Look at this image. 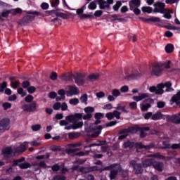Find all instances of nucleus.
Returning <instances> with one entry per match:
<instances>
[{
	"label": "nucleus",
	"mask_w": 180,
	"mask_h": 180,
	"mask_svg": "<svg viewBox=\"0 0 180 180\" xmlns=\"http://www.w3.org/2000/svg\"><path fill=\"white\" fill-rule=\"evenodd\" d=\"M78 119H82V114L76 113L74 115H68L66 117V120L68 121L69 123H74L72 128L75 129H79V127L84 126V122H75Z\"/></svg>",
	"instance_id": "f257e3e1"
},
{
	"label": "nucleus",
	"mask_w": 180,
	"mask_h": 180,
	"mask_svg": "<svg viewBox=\"0 0 180 180\" xmlns=\"http://www.w3.org/2000/svg\"><path fill=\"white\" fill-rule=\"evenodd\" d=\"M162 71H164V64L158 63L153 67L152 70L150 71V74L151 75L160 77V75L162 74Z\"/></svg>",
	"instance_id": "f03ea898"
},
{
	"label": "nucleus",
	"mask_w": 180,
	"mask_h": 180,
	"mask_svg": "<svg viewBox=\"0 0 180 180\" xmlns=\"http://www.w3.org/2000/svg\"><path fill=\"white\" fill-rule=\"evenodd\" d=\"M9 13H11V15H13V16L18 15V13L20 14L22 13V8H17L11 9V10H4L1 13V17L8 18L9 16Z\"/></svg>",
	"instance_id": "7ed1b4c3"
},
{
	"label": "nucleus",
	"mask_w": 180,
	"mask_h": 180,
	"mask_svg": "<svg viewBox=\"0 0 180 180\" xmlns=\"http://www.w3.org/2000/svg\"><path fill=\"white\" fill-rule=\"evenodd\" d=\"M153 12L155 13H164V11H165V4L162 2H156L153 4Z\"/></svg>",
	"instance_id": "20e7f679"
},
{
	"label": "nucleus",
	"mask_w": 180,
	"mask_h": 180,
	"mask_svg": "<svg viewBox=\"0 0 180 180\" xmlns=\"http://www.w3.org/2000/svg\"><path fill=\"white\" fill-rule=\"evenodd\" d=\"M84 110L86 115H82V118L84 120H90V119H92V113L95 112V108L94 107H86L84 108Z\"/></svg>",
	"instance_id": "39448f33"
},
{
	"label": "nucleus",
	"mask_w": 180,
	"mask_h": 180,
	"mask_svg": "<svg viewBox=\"0 0 180 180\" xmlns=\"http://www.w3.org/2000/svg\"><path fill=\"white\" fill-rule=\"evenodd\" d=\"M79 90L75 86H68L66 87V95L67 96H72V95H78Z\"/></svg>",
	"instance_id": "423d86ee"
},
{
	"label": "nucleus",
	"mask_w": 180,
	"mask_h": 180,
	"mask_svg": "<svg viewBox=\"0 0 180 180\" xmlns=\"http://www.w3.org/2000/svg\"><path fill=\"white\" fill-rule=\"evenodd\" d=\"M9 119L6 118L0 121V132L4 133L6 130H9Z\"/></svg>",
	"instance_id": "0eeeda50"
},
{
	"label": "nucleus",
	"mask_w": 180,
	"mask_h": 180,
	"mask_svg": "<svg viewBox=\"0 0 180 180\" xmlns=\"http://www.w3.org/2000/svg\"><path fill=\"white\" fill-rule=\"evenodd\" d=\"M148 98H150V94L141 93V94H139L138 96H133L132 99L136 102H140L141 101H143V99H147Z\"/></svg>",
	"instance_id": "6e6552de"
},
{
	"label": "nucleus",
	"mask_w": 180,
	"mask_h": 180,
	"mask_svg": "<svg viewBox=\"0 0 180 180\" xmlns=\"http://www.w3.org/2000/svg\"><path fill=\"white\" fill-rule=\"evenodd\" d=\"M122 171V167H120V165H117L114 167V169L110 172V179H115V177L116 175H117V173L120 172Z\"/></svg>",
	"instance_id": "1a4fd4ad"
},
{
	"label": "nucleus",
	"mask_w": 180,
	"mask_h": 180,
	"mask_svg": "<svg viewBox=\"0 0 180 180\" xmlns=\"http://www.w3.org/2000/svg\"><path fill=\"white\" fill-rule=\"evenodd\" d=\"M141 4V2L140 1V0H131V1H129L130 9L139 8Z\"/></svg>",
	"instance_id": "9d476101"
},
{
	"label": "nucleus",
	"mask_w": 180,
	"mask_h": 180,
	"mask_svg": "<svg viewBox=\"0 0 180 180\" xmlns=\"http://www.w3.org/2000/svg\"><path fill=\"white\" fill-rule=\"evenodd\" d=\"M98 79H99V74L98 73H93L87 77V81L90 82H94V81H98Z\"/></svg>",
	"instance_id": "9b49d317"
},
{
	"label": "nucleus",
	"mask_w": 180,
	"mask_h": 180,
	"mask_svg": "<svg viewBox=\"0 0 180 180\" xmlns=\"http://www.w3.org/2000/svg\"><path fill=\"white\" fill-rule=\"evenodd\" d=\"M164 88H166V92H172L174 91V88H172V83L171 82H166L163 84Z\"/></svg>",
	"instance_id": "f8f14e48"
},
{
	"label": "nucleus",
	"mask_w": 180,
	"mask_h": 180,
	"mask_svg": "<svg viewBox=\"0 0 180 180\" xmlns=\"http://www.w3.org/2000/svg\"><path fill=\"white\" fill-rule=\"evenodd\" d=\"M153 165L158 171H162L164 169V164L161 162H153Z\"/></svg>",
	"instance_id": "ddd939ff"
},
{
	"label": "nucleus",
	"mask_w": 180,
	"mask_h": 180,
	"mask_svg": "<svg viewBox=\"0 0 180 180\" xmlns=\"http://www.w3.org/2000/svg\"><path fill=\"white\" fill-rule=\"evenodd\" d=\"M76 13L80 19H86V18L89 16L86 15V14H84V11L81 8H78Z\"/></svg>",
	"instance_id": "4468645a"
},
{
	"label": "nucleus",
	"mask_w": 180,
	"mask_h": 180,
	"mask_svg": "<svg viewBox=\"0 0 180 180\" xmlns=\"http://www.w3.org/2000/svg\"><path fill=\"white\" fill-rule=\"evenodd\" d=\"M155 94L158 95H162V94H164V84H160L158 85Z\"/></svg>",
	"instance_id": "2eb2a0df"
},
{
	"label": "nucleus",
	"mask_w": 180,
	"mask_h": 180,
	"mask_svg": "<svg viewBox=\"0 0 180 180\" xmlns=\"http://www.w3.org/2000/svg\"><path fill=\"white\" fill-rule=\"evenodd\" d=\"M136 148H145L146 150H150V148H153V144L148 145V146H144L141 143H138L136 144Z\"/></svg>",
	"instance_id": "dca6fc26"
},
{
	"label": "nucleus",
	"mask_w": 180,
	"mask_h": 180,
	"mask_svg": "<svg viewBox=\"0 0 180 180\" xmlns=\"http://www.w3.org/2000/svg\"><path fill=\"white\" fill-rule=\"evenodd\" d=\"M26 150V143L20 145V148H17L14 151V154H17V153H23V151Z\"/></svg>",
	"instance_id": "f3484780"
},
{
	"label": "nucleus",
	"mask_w": 180,
	"mask_h": 180,
	"mask_svg": "<svg viewBox=\"0 0 180 180\" xmlns=\"http://www.w3.org/2000/svg\"><path fill=\"white\" fill-rule=\"evenodd\" d=\"M53 13H56V16H58L59 18H63V19H67L68 16H70V13H68L67 14H64L63 13H57L56 11L53 10L51 11Z\"/></svg>",
	"instance_id": "a211bd4d"
},
{
	"label": "nucleus",
	"mask_w": 180,
	"mask_h": 180,
	"mask_svg": "<svg viewBox=\"0 0 180 180\" xmlns=\"http://www.w3.org/2000/svg\"><path fill=\"white\" fill-rule=\"evenodd\" d=\"M99 4V8L100 9H105V8H109V4L103 0H98V1Z\"/></svg>",
	"instance_id": "6ab92c4d"
},
{
	"label": "nucleus",
	"mask_w": 180,
	"mask_h": 180,
	"mask_svg": "<svg viewBox=\"0 0 180 180\" xmlns=\"http://www.w3.org/2000/svg\"><path fill=\"white\" fill-rule=\"evenodd\" d=\"M162 14H164V18H165V19H171V13H173L172 10H167L165 8L164 10V13H162Z\"/></svg>",
	"instance_id": "aec40b11"
},
{
	"label": "nucleus",
	"mask_w": 180,
	"mask_h": 180,
	"mask_svg": "<svg viewBox=\"0 0 180 180\" xmlns=\"http://www.w3.org/2000/svg\"><path fill=\"white\" fill-rule=\"evenodd\" d=\"M134 169L135 171V174H141V172H143V169L141 168V165L138 164V165H135L134 166Z\"/></svg>",
	"instance_id": "412c9836"
},
{
	"label": "nucleus",
	"mask_w": 180,
	"mask_h": 180,
	"mask_svg": "<svg viewBox=\"0 0 180 180\" xmlns=\"http://www.w3.org/2000/svg\"><path fill=\"white\" fill-rule=\"evenodd\" d=\"M151 119L152 120H160V119H162V114L161 112H156L154 115L152 114Z\"/></svg>",
	"instance_id": "4be33fe9"
},
{
	"label": "nucleus",
	"mask_w": 180,
	"mask_h": 180,
	"mask_svg": "<svg viewBox=\"0 0 180 180\" xmlns=\"http://www.w3.org/2000/svg\"><path fill=\"white\" fill-rule=\"evenodd\" d=\"M165 51L166 53H172L174 51V45L171 44H168L166 46H165Z\"/></svg>",
	"instance_id": "5701e85b"
},
{
	"label": "nucleus",
	"mask_w": 180,
	"mask_h": 180,
	"mask_svg": "<svg viewBox=\"0 0 180 180\" xmlns=\"http://www.w3.org/2000/svg\"><path fill=\"white\" fill-rule=\"evenodd\" d=\"M123 147L124 148H133L134 147V143L130 141L125 142L123 144Z\"/></svg>",
	"instance_id": "b1692460"
},
{
	"label": "nucleus",
	"mask_w": 180,
	"mask_h": 180,
	"mask_svg": "<svg viewBox=\"0 0 180 180\" xmlns=\"http://www.w3.org/2000/svg\"><path fill=\"white\" fill-rule=\"evenodd\" d=\"M149 108H151V104L147 103V104H141V109L143 110V112H146L148 110Z\"/></svg>",
	"instance_id": "393cba45"
},
{
	"label": "nucleus",
	"mask_w": 180,
	"mask_h": 180,
	"mask_svg": "<svg viewBox=\"0 0 180 180\" xmlns=\"http://www.w3.org/2000/svg\"><path fill=\"white\" fill-rule=\"evenodd\" d=\"M75 83L79 86H82L84 84V79L81 77H77L75 78Z\"/></svg>",
	"instance_id": "a878e982"
},
{
	"label": "nucleus",
	"mask_w": 180,
	"mask_h": 180,
	"mask_svg": "<svg viewBox=\"0 0 180 180\" xmlns=\"http://www.w3.org/2000/svg\"><path fill=\"white\" fill-rule=\"evenodd\" d=\"M154 164V162H153V160H146L143 162V165L145 167H150V165H153Z\"/></svg>",
	"instance_id": "bb28decb"
},
{
	"label": "nucleus",
	"mask_w": 180,
	"mask_h": 180,
	"mask_svg": "<svg viewBox=\"0 0 180 180\" xmlns=\"http://www.w3.org/2000/svg\"><path fill=\"white\" fill-rule=\"evenodd\" d=\"M112 96L115 98H117V96H120V90L117 89H114L112 90Z\"/></svg>",
	"instance_id": "cd10ccee"
},
{
	"label": "nucleus",
	"mask_w": 180,
	"mask_h": 180,
	"mask_svg": "<svg viewBox=\"0 0 180 180\" xmlns=\"http://www.w3.org/2000/svg\"><path fill=\"white\" fill-rule=\"evenodd\" d=\"M19 166V167L21 169H26L27 168L30 167V164L28 162H25V163H20V165H18Z\"/></svg>",
	"instance_id": "c85d7f7f"
},
{
	"label": "nucleus",
	"mask_w": 180,
	"mask_h": 180,
	"mask_svg": "<svg viewBox=\"0 0 180 180\" xmlns=\"http://www.w3.org/2000/svg\"><path fill=\"white\" fill-rule=\"evenodd\" d=\"M80 101L82 103H84L85 105H88V95L84 94L83 96H81Z\"/></svg>",
	"instance_id": "c756f323"
},
{
	"label": "nucleus",
	"mask_w": 180,
	"mask_h": 180,
	"mask_svg": "<svg viewBox=\"0 0 180 180\" xmlns=\"http://www.w3.org/2000/svg\"><path fill=\"white\" fill-rule=\"evenodd\" d=\"M72 169L76 171H80V172H88V171H86V169H85L84 167H81L79 166H75L72 167Z\"/></svg>",
	"instance_id": "7c9ffc66"
},
{
	"label": "nucleus",
	"mask_w": 180,
	"mask_h": 180,
	"mask_svg": "<svg viewBox=\"0 0 180 180\" xmlns=\"http://www.w3.org/2000/svg\"><path fill=\"white\" fill-rule=\"evenodd\" d=\"M172 102H178V101H180V91H179L176 95H174L172 99Z\"/></svg>",
	"instance_id": "2f4dec72"
},
{
	"label": "nucleus",
	"mask_w": 180,
	"mask_h": 180,
	"mask_svg": "<svg viewBox=\"0 0 180 180\" xmlns=\"http://www.w3.org/2000/svg\"><path fill=\"white\" fill-rule=\"evenodd\" d=\"M96 7L97 6L95 1H91L88 6L89 9H90L91 11H95V9H96Z\"/></svg>",
	"instance_id": "473e14b6"
},
{
	"label": "nucleus",
	"mask_w": 180,
	"mask_h": 180,
	"mask_svg": "<svg viewBox=\"0 0 180 180\" xmlns=\"http://www.w3.org/2000/svg\"><path fill=\"white\" fill-rule=\"evenodd\" d=\"M4 155H10V154H12V148H6L3 150Z\"/></svg>",
	"instance_id": "72a5a7b5"
},
{
	"label": "nucleus",
	"mask_w": 180,
	"mask_h": 180,
	"mask_svg": "<svg viewBox=\"0 0 180 180\" xmlns=\"http://www.w3.org/2000/svg\"><path fill=\"white\" fill-rule=\"evenodd\" d=\"M142 11L144 13H151V12H153V9L151 8V7H148V6H145V7H142Z\"/></svg>",
	"instance_id": "f704fd0d"
},
{
	"label": "nucleus",
	"mask_w": 180,
	"mask_h": 180,
	"mask_svg": "<svg viewBox=\"0 0 180 180\" xmlns=\"http://www.w3.org/2000/svg\"><path fill=\"white\" fill-rule=\"evenodd\" d=\"M31 129H32V131H39V130H40V129H41V125H40V124L32 125L31 127Z\"/></svg>",
	"instance_id": "c9c22d12"
},
{
	"label": "nucleus",
	"mask_w": 180,
	"mask_h": 180,
	"mask_svg": "<svg viewBox=\"0 0 180 180\" xmlns=\"http://www.w3.org/2000/svg\"><path fill=\"white\" fill-rule=\"evenodd\" d=\"M22 109L24 110V112H32V108H30V105L27 104L23 105Z\"/></svg>",
	"instance_id": "e433bc0d"
},
{
	"label": "nucleus",
	"mask_w": 180,
	"mask_h": 180,
	"mask_svg": "<svg viewBox=\"0 0 180 180\" xmlns=\"http://www.w3.org/2000/svg\"><path fill=\"white\" fill-rule=\"evenodd\" d=\"M34 20V15H28L24 17V20H25V22H32V20Z\"/></svg>",
	"instance_id": "4c0bfd02"
},
{
	"label": "nucleus",
	"mask_w": 180,
	"mask_h": 180,
	"mask_svg": "<svg viewBox=\"0 0 180 180\" xmlns=\"http://www.w3.org/2000/svg\"><path fill=\"white\" fill-rule=\"evenodd\" d=\"M70 105H78L79 103V100L78 98H72L69 101Z\"/></svg>",
	"instance_id": "58836bf2"
},
{
	"label": "nucleus",
	"mask_w": 180,
	"mask_h": 180,
	"mask_svg": "<svg viewBox=\"0 0 180 180\" xmlns=\"http://www.w3.org/2000/svg\"><path fill=\"white\" fill-rule=\"evenodd\" d=\"M20 84V82L16 81L15 82H11V88H13V89H16L18 86H19V84Z\"/></svg>",
	"instance_id": "ea45409f"
},
{
	"label": "nucleus",
	"mask_w": 180,
	"mask_h": 180,
	"mask_svg": "<svg viewBox=\"0 0 180 180\" xmlns=\"http://www.w3.org/2000/svg\"><path fill=\"white\" fill-rule=\"evenodd\" d=\"M101 131H102V127L98 126L97 127V131L94 134H93V137H98V136L101 134Z\"/></svg>",
	"instance_id": "a19ab883"
},
{
	"label": "nucleus",
	"mask_w": 180,
	"mask_h": 180,
	"mask_svg": "<svg viewBox=\"0 0 180 180\" xmlns=\"http://www.w3.org/2000/svg\"><path fill=\"white\" fill-rule=\"evenodd\" d=\"M122 6V2L117 1L115 5L113 6L114 11H119V8Z\"/></svg>",
	"instance_id": "79ce46f5"
},
{
	"label": "nucleus",
	"mask_w": 180,
	"mask_h": 180,
	"mask_svg": "<svg viewBox=\"0 0 180 180\" xmlns=\"http://www.w3.org/2000/svg\"><path fill=\"white\" fill-rule=\"evenodd\" d=\"M22 161H25V158H22L20 160H14L13 165V166L19 165L20 164V162H22Z\"/></svg>",
	"instance_id": "37998d69"
},
{
	"label": "nucleus",
	"mask_w": 180,
	"mask_h": 180,
	"mask_svg": "<svg viewBox=\"0 0 180 180\" xmlns=\"http://www.w3.org/2000/svg\"><path fill=\"white\" fill-rule=\"evenodd\" d=\"M103 109L105 110H110V109H113V105H112V103H108L105 105L103 107Z\"/></svg>",
	"instance_id": "c03bdc74"
},
{
	"label": "nucleus",
	"mask_w": 180,
	"mask_h": 180,
	"mask_svg": "<svg viewBox=\"0 0 180 180\" xmlns=\"http://www.w3.org/2000/svg\"><path fill=\"white\" fill-rule=\"evenodd\" d=\"M18 94L19 95H21L22 98H23L24 96H26V92H25V91H23V89H22V88H19V89H18Z\"/></svg>",
	"instance_id": "a18cd8bd"
},
{
	"label": "nucleus",
	"mask_w": 180,
	"mask_h": 180,
	"mask_svg": "<svg viewBox=\"0 0 180 180\" xmlns=\"http://www.w3.org/2000/svg\"><path fill=\"white\" fill-rule=\"evenodd\" d=\"M103 13V11H101V10H98V11H96L95 13H94V16L96 18H101V16H102V14Z\"/></svg>",
	"instance_id": "49530a36"
},
{
	"label": "nucleus",
	"mask_w": 180,
	"mask_h": 180,
	"mask_svg": "<svg viewBox=\"0 0 180 180\" xmlns=\"http://www.w3.org/2000/svg\"><path fill=\"white\" fill-rule=\"evenodd\" d=\"M27 91L29 94H34V92H36V87L33 86L27 87Z\"/></svg>",
	"instance_id": "de8ad7c7"
},
{
	"label": "nucleus",
	"mask_w": 180,
	"mask_h": 180,
	"mask_svg": "<svg viewBox=\"0 0 180 180\" xmlns=\"http://www.w3.org/2000/svg\"><path fill=\"white\" fill-rule=\"evenodd\" d=\"M33 99H34V98L33 97V96L32 95H27L25 98V102H28V103H30L33 101Z\"/></svg>",
	"instance_id": "09e8293b"
},
{
	"label": "nucleus",
	"mask_w": 180,
	"mask_h": 180,
	"mask_svg": "<svg viewBox=\"0 0 180 180\" xmlns=\"http://www.w3.org/2000/svg\"><path fill=\"white\" fill-rule=\"evenodd\" d=\"M105 117H107V119H108V120H112V119H114L115 116H114L113 112H108L105 115Z\"/></svg>",
	"instance_id": "8fccbe9b"
},
{
	"label": "nucleus",
	"mask_w": 180,
	"mask_h": 180,
	"mask_svg": "<svg viewBox=\"0 0 180 180\" xmlns=\"http://www.w3.org/2000/svg\"><path fill=\"white\" fill-rule=\"evenodd\" d=\"M60 108L63 111L68 110V105H67V103H63L60 104Z\"/></svg>",
	"instance_id": "3c124183"
},
{
	"label": "nucleus",
	"mask_w": 180,
	"mask_h": 180,
	"mask_svg": "<svg viewBox=\"0 0 180 180\" xmlns=\"http://www.w3.org/2000/svg\"><path fill=\"white\" fill-rule=\"evenodd\" d=\"M170 148L172 150H178V148L180 150V143H174L170 146Z\"/></svg>",
	"instance_id": "603ef678"
},
{
	"label": "nucleus",
	"mask_w": 180,
	"mask_h": 180,
	"mask_svg": "<svg viewBox=\"0 0 180 180\" xmlns=\"http://www.w3.org/2000/svg\"><path fill=\"white\" fill-rule=\"evenodd\" d=\"M112 112L114 115V117H116V119H120V115H122V113H120V112H119L117 110H114Z\"/></svg>",
	"instance_id": "864d4df0"
},
{
	"label": "nucleus",
	"mask_w": 180,
	"mask_h": 180,
	"mask_svg": "<svg viewBox=\"0 0 180 180\" xmlns=\"http://www.w3.org/2000/svg\"><path fill=\"white\" fill-rule=\"evenodd\" d=\"M129 106H130L131 109L136 110V109H137V103H136L134 101L131 102L129 103Z\"/></svg>",
	"instance_id": "5fc2aeb1"
},
{
	"label": "nucleus",
	"mask_w": 180,
	"mask_h": 180,
	"mask_svg": "<svg viewBox=\"0 0 180 180\" xmlns=\"http://www.w3.org/2000/svg\"><path fill=\"white\" fill-rule=\"evenodd\" d=\"M61 108V103H56L53 105V109L55 110H60V108Z\"/></svg>",
	"instance_id": "6e6d98bb"
},
{
	"label": "nucleus",
	"mask_w": 180,
	"mask_h": 180,
	"mask_svg": "<svg viewBox=\"0 0 180 180\" xmlns=\"http://www.w3.org/2000/svg\"><path fill=\"white\" fill-rule=\"evenodd\" d=\"M3 107L5 110L11 109V108H12V104L11 103H4Z\"/></svg>",
	"instance_id": "4d7b16f0"
},
{
	"label": "nucleus",
	"mask_w": 180,
	"mask_h": 180,
	"mask_svg": "<svg viewBox=\"0 0 180 180\" xmlns=\"http://www.w3.org/2000/svg\"><path fill=\"white\" fill-rule=\"evenodd\" d=\"M50 78L52 81H56L57 79V72H53L51 73Z\"/></svg>",
	"instance_id": "13d9d810"
},
{
	"label": "nucleus",
	"mask_w": 180,
	"mask_h": 180,
	"mask_svg": "<svg viewBox=\"0 0 180 180\" xmlns=\"http://www.w3.org/2000/svg\"><path fill=\"white\" fill-rule=\"evenodd\" d=\"M16 99H18L16 94H13L12 96L8 97V101H10V102H15Z\"/></svg>",
	"instance_id": "bf43d9fd"
},
{
	"label": "nucleus",
	"mask_w": 180,
	"mask_h": 180,
	"mask_svg": "<svg viewBox=\"0 0 180 180\" xmlns=\"http://www.w3.org/2000/svg\"><path fill=\"white\" fill-rule=\"evenodd\" d=\"M77 133H70L68 134V137L70 140H72L74 139H77Z\"/></svg>",
	"instance_id": "052dcab7"
},
{
	"label": "nucleus",
	"mask_w": 180,
	"mask_h": 180,
	"mask_svg": "<svg viewBox=\"0 0 180 180\" xmlns=\"http://www.w3.org/2000/svg\"><path fill=\"white\" fill-rule=\"evenodd\" d=\"M41 9H44V11L49 9V4L47 3H42L41 4Z\"/></svg>",
	"instance_id": "680f3d73"
},
{
	"label": "nucleus",
	"mask_w": 180,
	"mask_h": 180,
	"mask_svg": "<svg viewBox=\"0 0 180 180\" xmlns=\"http://www.w3.org/2000/svg\"><path fill=\"white\" fill-rule=\"evenodd\" d=\"M150 117H153V112H148L144 115L145 119L148 120Z\"/></svg>",
	"instance_id": "e2e57ef3"
},
{
	"label": "nucleus",
	"mask_w": 180,
	"mask_h": 180,
	"mask_svg": "<svg viewBox=\"0 0 180 180\" xmlns=\"http://www.w3.org/2000/svg\"><path fill=\"white\" fill-rule=\"evenodd\" d=\"M40 144H41V142L39 141H33L31 142V146H34L35 147L40 146Z\"/></svg>",
	"instance_id": "0e129e2a"
},
{
	"label": "nucleus",
	"mask_w": 180,
	"mask_h": 180,
	"mask_svg": "<svg viewBox=\"0 0 180 180\" xmlns=\"http://www.w3.org/2000/svg\"><path fill=\"white\" fill-rule=\"evenodd\" d=\"M70 122H68V121H67V119L65 118V120H61L60 122V126H67V124H68Z\"/></svg>",
	"instance_id": "69168bd1"
},
{
	"label": "nucleus",
	"mask_w": 180,
	"mask_h": 180,
	"mask_svg": "<svg viewBox=\"0 0 180 180\" xmlns=\"http://www.w3.org/2000/svg\"><path fill=\"white\" fill-rule=\"evenodd\" d=\"M121 92H129V86H123L120 89Z\"/></svg>",
	"instance_id": "338daca9"
},
{
	"label": "nucleus",
	"mask_w": 180,
	"mask_h": 180,
	"mask_svg": "<svg viewBox=\"0 0 180 180\" xmlns=\"http://www.w3.org/2000/svg\"><path fill=\"white\" fill-rule=\"evenodd\" d=\"M150 19V22H160V18L158 17H152Z\"/></svg>",
	"instance_id": "774afa93"
}]
</instances>
